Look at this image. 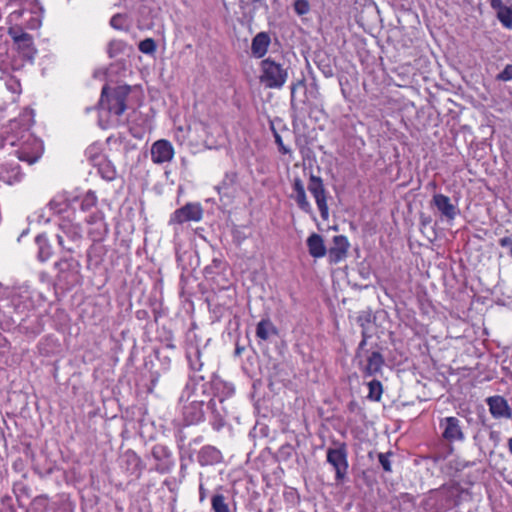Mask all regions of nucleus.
<instances>
[{
  "label": "nucleus",
  "mask_w": 512,
  "mask_h": 512,
  "mask_svg": "<svg viewBox=\"0 0 512 512\" xmlns=\"http://www.w3.org/2000/svg\"><path fill=\"white\" fill-rule=\"evenodd\" d=\"M199 492H200V501H203L204 498H205V491L203 489V486L200 485V489H199Z\"/></svg>",
  "instance_id": "nucleus-46"
},
{
  "label": "nucleus",
  "mask_w": 512,
  "mask_h": 512,
  "mask_svg": "<svg viewBox=\"0 0 512 512\" xmlns=\"http://www.w3.org/2000/svg\"><path fill=\"white\" fill-rule=\"evenodd\" d=\"M306 243L309 254L313 258H322L326 255L327 249L325 247L323 237L320 234L312 233L307 238Z\"/></svg>",
  "instance_id": "nucleus-22"
},
{
  "label": "nucleus",
  "mask_w": 512,
  "mask_h": 512,
  "mask_svg": "<svg viewBox=\"0 0 512 512\" xmlns=\"http://www.w3.org/2000/svg\"><path fill=\"white\" fill-rule=\"evenodd\" d=\"M496 17L506 29H512V0H489Z\"/></svg>",
  "instance_id": "nucleus-15"
},
{
  "label": "nucleus",
  "mask_w": 512,
  "mask_h": 512,
  "mask_svg": "<svg viewBox=\"0 0 512 512\" xmlns=\"http://www.w3.org/2000/svg\"><path fill=\"white\" fill-rule=\"evenodd\" d=\"M150 154L154 164L162 165L173 160L175 149L170 141L159 139L151 145Z\"/></svg>",
  "instance_id": "nucleus-11"
},
{
  "label": "nucleus",
  "mask_w": 512,
  "mask_h": 512,
  "mask_svg": "<svg viewBox=\"0 0 512 512\" xmlns=\"http://www.w3.org/2000/svg\"><path fill=\"white\" fill-rule=\"evenodd\" d=\"M24 174L20 165L13 162H4L0 165V181L7 185H15L22 181Z\"/></svg>",
  "instance_id": "nucleus-16"
},
{
  "label": "nucleus",
  "mask_w": 512,
  "mask_h": 512,
  "mask_svg": "<svg viewBox=\"0 0 512 512\" xmlns=\"http://www.w3.org/2000/svg\"><path fill=\"white\" fill-rule=\"evenodd\" d=\"M489 438L490 440L494 441L495 443H497L499 441V438H500V433L498 431H494L492 430L490 433H489Z\"/></svg>",
  "instance_id": "nucleus-44"
},
{
  "label": "nucleus",
  "mask_w": 512,
  "mask_h": 512,
  "mask_svg": "<svg viewBox=\"0 0 512 512\" xmlns=\"http://www.w3.org/2000/svg\"><path fill=\"white\" fill-rule=\"evenodd\" d=\"M499 81L507 82L512 80V64H507L504 69L496 76Z\"/></svg>",
  "instance_id": "nucleus-37"
},
{
  "label": "nucleus",
  "mask_w": 512,
  "mask_h": 512,
  "mask_svg": "<svg viewBox=\"0 0 512 512\" xmlns=\"http://www.w3.org/2000/svg\"><path fill=\"white\" fill-rule=\"evenodd\" d=\"M453 486H454V484H452V485H443V486L441 487V490H443V491H444V490H448L449 488H452Z\"/></svg>",
  "instance_id": "nucleus-48"
},
{
  "label": "nucleus",
  "mask_w": 512,
  "mask_h": 512,
  "mask_svg": "<svg viewBox=\"0 0 512 512\" xmlns=\"http://www.w3.org/2000/svg\"><path fill=\"white\" fill-rule=\"evenodd\" d=\"M369 338V335L367 334V332L363 329L362 330V340L361 342L359 343L358 345V348L356 350V355H355V358H360L362 357V355H364V352L366 351L364 348L367 344V339Z\"/></svg>",
  "instance_id": "nucleus-40"
},
{
  "label": "nucleus",
  "mask_w": 512,
  "mask_h": 512,
  "mask_svg": "<svg viewBox=\"0 0 512 512\" xmlns=\"http://www.w3.org/2000/svg\"><path fill=\"white\" fill-rule=\"evenodd\" d=\"M99 147L97 145H90L86 150L88 160L95 166L104 157L98 153Z\"/></svg>",
  "instance_id": "nucleus-34"
},
{
  "label": "nucleus",
  "mask_w": 512,
  "mask_h": 512,
  "mask_svg": "<svg viewBox=\"0 0 512 512\" xmlns=\"http://www.w3.org/2000/svg\"><path fill=\"white\" fill-rule=\"evenodd\" d=\"M442 429V437L448 442L463 441L464 433L461 421L454 416L442 418L439 422Z\"/></svg>",
  "instance_id": "nucleus-12"
},
{
  "label": "nucleus",
  "mask_w": 512,
  "mask_h": 512,
  "mask_svg": "<svg viewBox=\"0 0 512 512\" xmlns=\"http://www.w3.org/2000/svg\"><path fill=\"white\" fill-rule=\"evenodd\" d=\"M355 359L363 378L376 376L382 372L385 365L384 356L377 350H367L362 357Z\"/></svg>",
  "instance_id": "nucleus-5"
},
{
  "label": "nucleus",
  "mask_w": 512,
  "mask_h": 512,
  "mask_svg": "<svg viewBox=\"0 0 512 512\" xmlns=\"http://www.w3.org/2000/svg\"><path fill=\"white\" fill-rule=\"evenodd\" d=\"M138 48L144 54H153L157 49V45L154 39L146 38L140 41Z\"/></svg>",
  "instance_id": "nucleus-32"
},
{
  "label": "nucleus",
  "mask_w": 512,
  "mask_h": 512,
  "mask_svg": "<svg viewBox=\"0 0 512 512\" xmlns=\"http://www.w3.org/2000/svg\"><path fill=\"white\" fill-rule=\"evenodd\" d=\"M211 507L214 512H230L229 505L226 503L223 494H215L212 496Z\"/></svg>",
  "instance_id": "nucleus-30"
},
{
  "label": "nucleus",
  "mask_w": 512,
  "mask_h": 512,
  "mask_svg": "<svg viewBox=\"0 0 512 512\" xmlns=\"http://www.w3.org/2000/svg\"><path fill=\"white\" fill-rule=\"evenodd\" d=\"M203 218V209L199 203H187L176 209L170 216V225H182L186 222H199Z\"/></svg>",
  "instance_id": "nucleus-8"
},
{
  "label": "nucleus",
  "mask_w": 512,
  "mask_h": 512,
  "mask_svg": "<svg viewBox=\"0 0 512 512\" xmlns=\"http://www.w3.org/2000/svg\"><path fill=\"white\" fill-rule=\"evenodd\" d=\"M16 153L19 160L28 162L29 164L36 162L39 157L37 154H27L23 150H17Z\"/></svg>",
  "instance_id": "nucleus-38"
},
{
  "label": "nucleus",
  "mask_w": 512,
  "mask_h": 512,
  "mask_svg": "<svg viewBox=\"0 0 512 512\" xmlns=\"http://www.w3.org/2000/svg\"><path fill=\"white\" fill-rule=\"evenodd\" d=\"M124 17L121 14L114 15L110 20V25L115 29H122Z\"/></svg>",
  "instance_id": "nucleus-41"
},
{
  "label": "nucleus",
  "mask_w": 512,
  "mask_h": 512,
  "mask_svg": "<svg viewBox=\"0 0 512 512\" xmlns=\"http://www.w3.org/2000/svg\"><path fill=\"white\" fill-rule=\"evenodd\" d=\"M73 204L77 205L81 212H90L93 208H96L98 198L95 192L89 190L84 195L75 198Z\"/></svg>",
  "instance_id": "nucleus-23"
},
{
  "label": "nucleus",
  "mask_w": 512,
  "mask_h": 512,
  "mask_svg": "<svg viewBox=\"0 0 512 512\" xmlns=\"http://www.w3.org/2000/svg\"><path fill=\"white\" fill-rule=\"evenodd\" d=\"M274 138H275V143L278 146V150L281 154H283V155L291 154V149H289L286 145H284L281 135L278 134L276 131L274 132Z\"/></svg>",
  "instance_id": "nucleus-39"
},
{
  "label": "nucleus",
  "mask_w": 512,
  "mask_h": 512,
  "mask_svg": "<svg viewBox=\"0 0 512 512\" xmlns=\"http://www.w3.org/2000/svg\"><path fill=\"white\" fill-rule=\"evenodd\" d=\"M305 86V80L304 79H301V80H298L296 82H293L290 86V90H291V101L294 100L295 98V92L297 90L298 87H303Z\"/></svg>",
  "instance_id": "nucleus-42"
},
{
  "label": "nucleus",
  "mask_w": 512,
  "mask_h": 512,
  "mask_svg": "<svg viewBox=\"0 0 512 512\" xmlns=\"http://www.w3.org/2000/svg\"><path fill=\"white\" fill-rule=\"evenodd\" d=\"M308 190L315 199L321 218L328 220L329 208L327 204V191L321 177L311 174L308 182Z\"/></svg>",
  "instance_id": "nucleus-7"
},
{
  "label": "nucleus",
  "mask_w": 512,
  "mask_h": 512,
  "mask_svg": "<svg viewBox=\"0 0 512 512\" xmlns=\"http://www.w3.org/2000/svg\"><path fill=\"white\" fill-rule=\"evenodd\" d=\"M277 333V328L269 318L262 319L256 326V336L263 341L268 340L271 334L277 335Z\"/></svg>",
  "instance_id": "nucleus-27"
},
{
  "label": "nucleus",
  "mask_w": 512,
  "mask_h": 512,
  "mask_svg": "<svg viewBox=\"0 0 512 512\" xmlns=\"http://www.w3.org/2000/svg\"><path fill=\"white\" fill-rule=\"evenodd\" d=\"M294 454L295 449L290 443H285L278 449V456L282 461L290 460Z\"/></svg>",
  "instance_id": "nucleus-33"
},
{
  "label": "nucleus",
  "mask_w": 512,
  "mask_h": 512,
  "mask_svg": "<svg viewBox=\"0 0 512 512\" xmlns=\"http://www.w3.org/2000/svg\"><path fill=\"white\" fill-rule=\"evenodd\" d=\"M349 242L346 236L336 235L333 237V245L327 250L328 261L337 264L347 257Z\"/></svg>",
  "instance_id": "nucleus-14"
},
{
  "label": "nucleus",
  "mask_w": 512,
  "mask_h": 512,
  "mask_svg": "<svg viewBox=\"0 0 512 512\" xmlns=\"http://www.w3.org/2000/svg\"><path fill=\"white\" fill-rule=\"evenodd\" d=\"M271 39L267 32H259L252 39L251 52L256 58H263L270 46Z\"/></svg>",
  "instance_id": "nucleus-20"
},
{
  "label": "nucleus",
  "mask_w": 512,
  "mask_h": 512,
  "mask_svg": "<svg viewBox=\"0 0 512 512\" xmlns=\"http://www.w3.org/2000/svg\"><path fill=\"white\" fill-rule=\"evenodd\" d=\"M499 245L501 247L510 248V255L512 256V238L511 237H503L499 240Z\"/></svg>",
  "instance_id": "nucleus-43"
},
{
  "label": "nucleus",
  "mask_w": 512,
  "mask_h": 512,
  "mask_svg": "<svg viewBox=\"0 0 512 512\" xmlns=\"http://www.w3.org/2000/svg\"><path fill=\"white\" fill-rule=\"evenodd\" d=\"M123 457L127 471H130L131 473H134L136 471H142L143 461L135 451L129 449L124 453Z\"/></svg>",
  "instance_id": "nucleus-26"
},
{
  "label": "nucleus",
  "mask_w": 512,
  "mask_h": 512,
  "mask_svg": "<svg viewBox=\"0 0 512 512\" xmlns=\"http://www.w3.org/2000/svg\"><path fill=\"white\" fill-rule=\"evenodd\" d=\"M84 221L87 236L93 242L87 251L88 261H93L94 257L99 258V261H101L106 251L103 246L98 244L105 240L109 232L105 214L103 211L97 209L86 216Z\"/></svg>",
  "instance_id": "nucleus-1"
},
{
  "label": "nucleus",
  "mask_w": 512,
  "mask_h": 512,
  "mask_svg": "<svg viewBox=\"0 0 512 512\" xmlns=\"http://www.w3.org/2000/svg\"><path fill=\"white\" fill-rule=\"evenodd\" d=\"M57 274L56 278L60 283L74 285L78 281L80 264L73 258H63L54 264Z\"/></svg>",
  "instance_id": "nucleus-10"
},
{
  "label": "nucleus",
  "mask_w": 512,
  "mask_h": 512,
  "mask_svg": "<svg viewBox=\"0 0 512 512\" xmlns=\"http://www.w3.org/2000/svg\"><path fill=\"white\" fill-rule=\"evenodd\" d=\"M5 86L13 94H20L21 93V83L13 75H7L5 77Z\"/></svg>",
  "instance_id": "nucleus-31"
},
{
  "label": "nucleus",
  "mask_w": 512,
  "mask_h": 512,
  "mask_svg": "<svg viewBox=\"0 0 512 512\" xmlns=\"http://www.w3.org/2000/svg\"><path fill=\"white\" fill-rule=\"evenodd\" d=\"M368 395L370 401L379 402L383 394V385L379 380L373 379L367 383Z\"/></svg>",
  "instance_id": "nucleus-29"
},
{
  "label": "nucleus",
  "mask_w": 512,
  "mask_h": 512,
  "mask_svg": "<svg viewBox=\"0 0 512 512\" xmlns=\"http://www.w3.org/2000/svg\"><path fill=\"white\" fill-rule=\"evenodd\" d=\"M106 91L107 87L104 86L102 89L101 101L103 102L104 97L106 96L109 113L121 116L127 108L126 102L130 92L129 87H117L111 95H106Z\"/></svg>",
  "instance_id": "nucleus-6"
},
{
  "label": "nucleus",
  "mask_w": 512,
  "mask_h": 512,
  "mask_svg": "<svg viewBox=\"0 0 512 512\" xmlns=\"http://www.w3.org/2000/svg\"><path fill=\"white\" fill-rule=\"evenodd\" d=\"M35 240L39 247L38 258L41 261H47L52 255V249L47 241L46 236L38 235Z\"/></svg>",
  "instance_id": "nucleus-28"
},
{
  "label": "nucleus",
  "mask_w": 512,
  "mask_h": 512,
  "mask_svg": "<svg viewBox=\"0 0 512 512\" xmlns=\"http://www.w3.org/2000/svg\"><path fill=\"white\" fill-rule=\"evenodd\" d=\"M335 448H328L326 452V461L335 471V480L338 483L343 482L349 469L348 450L344 442H337Z\"/></svg>",
  "instance_id": "nucleus-4"
},
{
  "label": "nucleus",
  "mask_w": 512,
  "mask_h": 512,
  "mask_svg": "<svg viewBox=\"0 0 512 512\" xmlns=\"http://www.w3.org/2000/svg\"><path fill=\"white\" fill-rule=\"evenodd\" d=\"M195 357L197 358V360H199V359H200V352H199V351H196V353H195Z\"/></svg>",
  "instance_id": "nucleus-50"
},
{
  "label": "nucleus",
  "mask_w": 512,
  "mask_h": 512,
  "mask_svg": "<svg viewBox=\"0 0 512 512\" xmlns=\"http://www.w3.org/2000/svg\"><path fill=\"white\" fill-rule=\"evenodd\" d=\"M9 35L15 43L18 53L26 60H33L37 52L33 37L19 28H10Z\"/></svg>",
  "instance_id": "nucleus-9"
},
{
  "label": "nucleus",
  "mask_w": 512,
  "mask_h": 512,
  "mask_svg": "<svg viewBox=\"0 0 512 512\" xmlns=\"http://www.w3.org/2000/svg\"><path fill=\"white\" fill-rule=\"evenodd\" d=\"M294 11L297 15H305L310 11V4L308 0H295L294 4Z\"/></svg>",
  "instance_id": "nucleus-35"
},
{
  "label": "nucleus",
  "mask_w": 512,
  "mask_h": 512,
  "mask_svg": "<svg viewBox=\"0 0 512 512\" xmlns=\"http://www.w3.org/2000/svg\"><path fill=\"white\" fill-rule=\"evenodd\" d=\"M391 455H392L391 452L379 453L378 454L379 463L381 464V466H382V468H383V470L385 472H391L392 471L391 461H390Z\"/></svg>",
  "instance_id": "nucleus-36"
},
{
  "label": "nucleus",
  "mask_w": 512,
  "mask_h": 512,
  "mask_svg": "<svg viewBox=\"0 0 512 512\" xmlns=\"http://www.w3.org/2000/svg\"><path fill=\"white\" fill-rule=\"evenodd\" d=\"M487 405L491 415L496 419H510L512 417V411L508 405L507 400L502 396H491L488 397Z\"/></svg>",
  "instance_id": "nucleus-17"
},
{
  "label": "nucleus",
  "mask_w": 512,
  "mask_h": 512,
  "mask_svg": "<svg viewBox=\"0 0 512 512\" xmlns=\"http://www.w3.org/2000/svg\"><path fill=\"white\" fill-rule=\"evenodd\" d=\"M260 82L266 88L280 89L288 79V70L282 64L269 58L263 59L260 63Z\"/></svg>",
  "instance_id": "nucleus-2"
},
{
  "label": "nucleus",
  "mask_w": 512,
  "mask_h": 512,
  "mask_svg": "<svg viewBox=\"0 0 512 512\" xmlns=\"http://www.w3.org/2000/svg\"><path fill=\"white\" fill-rule=\"evenodd\" d=\"M293 192H294V199L298 205V207L304 211L305 213H310L312 211L311 204L309 203L304 184L302 180L298 177L294 178L293 184H292Z\"/></svg>",
  "instance_id": "nucleus-21"
},
{
  "label": "nucleus",
  "mask_w": 512,
  "mask_h": 512,
  "mask_svg": "<svg viewBox=\"0 0 512 512\" xmlns=\"http://www.w3.org/2000/svg\"><path fill=\"white\" fill-rule=\"evenodd\" d=\"M433 204L439 210L441 215L445 217L448 221H452L458 214L457 207L451 203V200L448 196L444 194H435L433 196Z\"/></svg>",
  "instance_id": "nucleus-18"
},
{
  "label": "nucleus",
  "mask_w": 512,
  "mask_h": 512,
  "mask_svg": "<svg viewBox=\"0 0 512 512\" xmlns=\"http://www.w3.org/2000/svg\"><path fill=\"white\" fill-rule=\"evenodd\" d=\"M190 366L194 371H200L202 364L200 363L199 365H197V362H192V360L190 359Z\"/></svg>",
  "instance_id": "nucleus-45"
},
{
  "label": "nucleus",
  "mask_w": 512,
  "mask_h": 512,
  "mask_svg": "<svg viewBox=\"0 0 512 512\" xmlns=\"http://www.w3.org/2000/svg\"><path fill=\"white\" fill-rule=\"evenodd\" d=\"M121 42H111L110 43V51L112 50V48L115 46V45H120Z\"/></svg>",
  "instance_id": "nucleus-49"
},
{
  "label": "nucleus",
  "mask_w": 512,
  "mask_h": 512,
  "mask_svg": "<svg viewBox=\"0 0 512 512\" xmlns=\"http://www.w3.org/2000/svg\"><path fill=\"white\" fill-rule=\"evenodd\" d=\"M95 166L98 168V173L104 180L113 181L116 179L117 170L110 160L104 157Z\"/></svg>",
  "instance_id": "nucleus-25"
},
{
  "label": "nucleus",
  "mask_w": 512,
  "mask_h": 512,
  "mask_svg": "<svg viewBox=\"0 0 512 512\" xmlns=\"http://www.w3.org/2000/svg\"><path fill=\"white\" fill-rule=\"evenodd\" d=\"M223 456L219 449L211 445L203 446L197 455V461L200 466H213L222 462Z\"/></svg>",
  "instance_id": "nucleus-19"
},
{
  "label": "nucleus",
  "mask_w": 512,
  "mask_h": 512,
  "mask_svg": "<svg viewBox=\"0 0 512 512\" xmlns=\"http://www.w3.org/2000/svg\"><path fill=\"white\" fill-rule=\"evenodd\" d=\"M204 413L202 404L199 402H192L185 406L184 419L188 424H197L203 420Z\"/></svg>",
  "instance_id": "nucleus-24"
},
{
  "label": "nucleus",
  "mask_w": 512,
  "mask_h": 512,
  "mask_svg": "<svg viewBox=\"0 0 512 512\" xmlns=\"http://www.w3.org/2000/svg\"><path fill=\"white\" fill-rule=\"evenodd\" d=\"M508 450L510 454L512 455V437L508 440Z\"/></svg>",
  "instance_id": "nucleus-47"
},
{
  "label": "nucleus",
  "mask_w": 512,
  "mask_h": 512,
  "mask_svg": "<svg viewBox=\"0 0 512 512\" xmlns=\"http://www.w3.org/2000/svg\"><path fill=\"white\" fill-rule=\"evenodd\" d=\"M77 220L76 211L72 220L63 218L59 224L61 233L57 234L58 244L66 251L72 253L79 247L83 238L82 227Z\"/></svg>",
  "instance_id": "nucleus-3"
},
{
  "label": "nucleus",
  "mask_w": 512,
  "mask_h": 512,
  "mask_svg": "<svg viewBox=\"0 0 512 512\" xmlns=\"http://www.w3.org/2000/svg\"><path fill=\"white\" fill-rule=\"evenodd\" d=\"M152 457L158 462L156 471L159 473H167L174 466L173 455L169 447L165 444H155L151 450Z\"/></svg>",
  "instance_id": "nucleus-13"
}]
</instances>
